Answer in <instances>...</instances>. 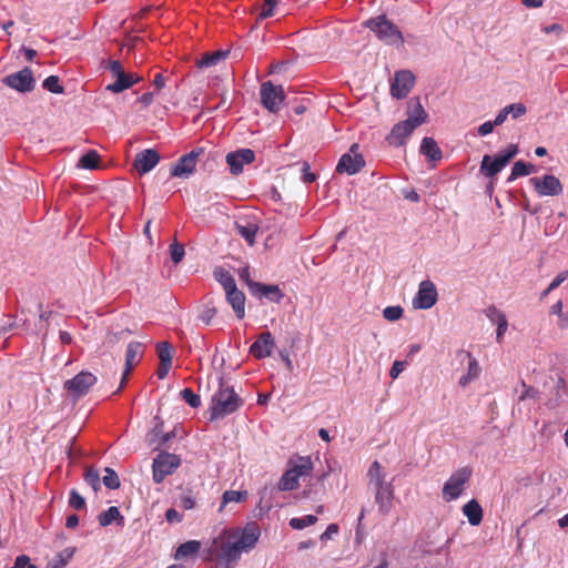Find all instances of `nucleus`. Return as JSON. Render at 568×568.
<instances>
[{
    "instance_id": "obj_1",
    "label": "nucleus",
    "mask_w": 568,
    "mask_h": 568,
    "mask_svg": "<svg viewBox=\"0 0 568 568\" xmlns=\"http://www.w3.org/2000/svg\"><path fill=\"white\" fill-rule=\"evenodd\" d=\"M261 535L255 523L244 528H226L214 537L205 550L204 559L214 564V568H235L242 552L253 549Z\"/></svg>"
},
{
    "instance_id": "obj_2",
    "label": "nucleus",
    "mask_w": 568,
    "mask_h": 568,
    "mask_svg": "<svg viewBox=\"0 0 568 568\" xmlns=\"http://www.w3.org/2000/svg\"><path fill=\"white\" fill-rule=\"evenodd\" d=\"M408 118L395 124L387 136V141L392 145H403L406 138H408L413 131L422 125L427 118V113L420 104L419 100L410 101L407 111Z\"/></svg>"
},
{
    "instance_id": "obj_3",
    "label": "nucleus",
    "mask_w": 568,
    "mask_h": 568,
    "mask_svg": "<svg viewBox=\"0 0 568 568\" xmlns=\"http://www.w3.org/2000/svg\"><path fill=\"white\" fill-rule=\"evenodd\" d=\"M243 404L232 387L221 385L219 390L212 397L210 407V419H221L226 415L236 412Z\"/></svg>"
},
{
    "instance_id": "obj_4",
    "label": "nucleus",
    "mask_w": 568,
    "mask_h": 568,
    "mask_svg": "<svg viewBox=\"0 0 568 568\" xmlns=\"http://www.w3.org/2000/svg\"><path fill=\"white\" fill-rule=\"evenodd\" d=\"M364 27L369 29L378 40L386 44L403 45L404 43L400 30L385 14L366 20Z\"/></svg>"
},
{
    "instance_id": "obj_5",
    "label": "nucleus",
    "mask_w": 568,
    "mask_h": 568,
    "mask_svg": "<svg viewBox=\"0 0 568 568\" xmlns=\"http://www.w3.org/2000/svg\"><path fill=\"white\" fill-rule=\"evenodd\" d=\"M518 153L516 144H509L505 150L497 153L494 158L486 154L480 163V172L486 178H495Z\"/></svg>"
},
{
    "instance_id": "obj_6",
    "label": "nucleus",
    "mask_w": 568,
    "mask_h": 568,
    "mask_svg": "<svg viewBox=\"0 0 568 568\" xmlns=\"http://www.w3.org/2000/svg\"><path fill=\"white\" fill-rule=\"evenodd\" d=\"M471 477L469 467H462L454 471L443 486V497L446 501L457 499L464 491L465 485Z\"/></svg>"
},
{
    "instance_id": "obj_7",
    "label": "nucleus",
    "mask_w": 568,
    "mask_h": 568,
    "mask_svg": "<svg viewBox=\"0 0 568 568\" xmlns=\"http://www.w3.org/2000/svg\"><path fill=\"white\" fill-rule=\"evenodd\" d=\"M180 465L181 458L178 455L168 452L159 453L152 464L154 483L161 484L165 477L173 474Z\"/></svg>"
},
{
    "instance_id": "obj_8",
    "label": "nucleus",
    "mask_w": 568,
    "mask_h": 568,
    "mask_svg": "<svg viewBox=\"0 0 568 568\" xmlns=\"http://www.w3.org/2000/svg\"><path fill=\"white\" fill-rule=\"evenodd\" d=\"M202 146L193 149L190 153L182 155L175 164L171 166L170 173L174 178H189L195 170L196 163L204 154Z\"/></svg>"
},
{
    "instance_id": "obj_9",
    "label": "nucleus",
    "mask_w": 568,
    "mask_h": 568,
    "mask_svg": "<svg viewBox=\"0 0 568 568\" xmlns=\"http://www.w3.org/2000/svg\"><path fill=\"white\" fill-rule=\"evenodd\" d=\"M261 102L270 112H277L285 99L282 85H274L271 81L262 83L260 89Z\"/></svg>"
},
{
    "instance_id": "obj_10",
    "label": "nucleus",
    "mask_w": 568,
    "mask_h": 568,
    "mask_svg": "<svg viewBox=\"0 0 568 568\" xmlns=\"http://www.w3.org/2000/svg\"><path fill=\"white\" fill-rule=\"evenodd\" d=\"M97 377L90 372H80L73 378L64 382V389L74 398L88 394L89 389L95 384Z\"/></svg>"
},
{
    "instance_id": "obj_11",
    "label": "nucleus",
    "mask_w": 568,
    "mask_h": 568,
    "mask_svg": "<svg viewBox=\"0 0 568 568\" xmlns=\"http://www.w3.org/2000/svg\"><path fill=\"white\" fill-rule=\"evenodd\" d=\"M358 144L354 143L349 152L343 154L336 165V172L348 175L356 174L365 165L363 155L358 152Z\"/></svg>"
},
{
    "instance_id": "obj_12",
    "label": "nucleus",
    "mask_w": 568,
    "mask_h": 568,
    "mask_svg": "<svg viewBox=\"0 0 568 568\" xmlns=\"http://www.w3.org/2000/svg\"><path fill=\"white\" fill-rule=\"evenodd\" d=\"M530 183L539 196H557L562 193L561 182L551 174H546L541 178L534 176L530 179Z\"/></svg>"
},
{
    "instance_id": "obj_13",
    "label": "nucleus",
    "mask_w": 568,
    "mask_h": 568,
    "mask_svg": "<svg viewBox=\"0 0 568 568\" xmlns=\"http://www.w3.org/2000/svg\"><path fill=\"white\" fill-rule=\"evenodd\" d=\"M3 83L19 92H30L34 89L36 81L32 70L26 67L19 72L7 75Z\"/></svg>"
},
{
    "instance_id": "obj_14",
    "label": "nucleus",
    "mask_w": 568,
    "mask_h": 568,
    "mask_svg": "<svg viewBox=\"0 0 568 568\" xmlns=\"http://www.w3.org/2000/svg\"><path fill=\"white\" fill-rule=\"evenodd\" d=\"M415 82L414 74L408 70H402L395 73L390 85V93L397 99L406 98Z\"/></svg>"
},
{
    "instance_id": "obj_15",
    "label": "nucleus",
    "mask_w": 568,
    "mask_h": 568,
    "mask_svg": "<svg viewBox=\"0 0 568 568\" xmlns=\"http://www.w3.org/2000/svg\"><path fill=\"white\" fill-rule=\"evenodd\" d=\"M437 302V291L430 281H423L419 284L416 297L413 301L414 307L428 310Z\"/></svg>"
},
{
    "instance_id": "obj_16",
    "label": "nucleus",
    "mask_w": 568,
    "mask_h": 568,
    "mask_svg": "<svg viewBox=\"0 0 568 568\" xmlns=\"http://www.w3.org/2000/svg\"><path fill=\"white\" fill-rule=\"evenodd\" d=\"M225 160L231 173L237 175L242 173L244 164H250L255 160V154L251 149H240L235 152H230Z\"/></svg>"
},
{
    "instance_id": "obj_17",
    "label": "nucleus",
    "mask_w": 568,
    "mask_h": 568,
    "mask_svg": "<svg viewBox=\"0 0 568 568\" xmlns=\"http://www.w3.org/2000/svg\"><path fill=\"white\" fill-rule=\"evenodd\" d=\"M160 153L154 149H146L135 155L133 166L140 175L149 173L159 162Z\"/></svg>"
},
{
    "instance_id": "obj_18",
    "label": "nucleus",
    "mask_w": 568,
    "mask_h": 568,
    "mask_svg": "<svg viewBox=\"0 0 568 568\" xmlns=\"http://www.w3.org/2000/svg\"><path fill=\"white\" fill-rule=\"evenodd\" d=\"M275 346L274 338L270 332H263L250 347V354L262 359L268 357Z\"/></svg>"
},
{
    "instance_id": "obj_19",
    "label": "nucleus",
    "mask_w": 568,
    "mask_h": 568,
    "mask_svg": "<svg viewBox=\"0 0 568 568\" xmlns=\"http://www.w3.org/2000/svg\"><path fill=\"white\" fill-rule=\"evenodd\" d=\"M143 355V344L140 342H131L126 347L125 353V369L123 372L120 388L124 385L126 377L130 375L132 368L140 362Z\"/></svg>"
},
{
    "instance_id": "obj_20",
    "label": "nucleus",
    "mask_w": 568,
    "mask_h": 568,
    "mask_svg": "<svg viewBox=\"0 0 568 568\" xmlns=\"http://www.w3.org/2000/svg\"><path fill=\"white\" fill-rule=\"evenodd\" d=\"M252 295L258 298L265 297L273 303H280L284 297V293L278 287V285L263 283L252 285Z\"/></svg>"
},
{
    "instance_id": "obj_21",
    "label": "nucleus",
    "mask_w": 568,
    "mask_h": 568,
    "mask_svg": "<svg viewBox=\"0 0 568 568\" xmlns=\"http://www.w3.org/2000/svg\"><path fill=\"white\" fill-rule=\"evenodd\" d=\"M458 357H462L463 359H468V367L467 373L459 378L458 384L462 387L467 386L471 381L479 377L481 368L475 357L469 352L466 351H459L457 354Z\"/></svg>"
},
{
    "instance_id": "obj_22",
    "label": "nucleus",
    "mask_w": 568,
    "mask_h": 568,
    "mask_svg": "<svg viewBox=\"0 0 568 568\" xmlns=\"http://www.w3.org/2000/svg\"><path fill=\"white\" fill-rule=\"evenodd\" d=\"M141 77L136 73H126L125 71L115 77V81L105 87V90L112 93H121L124 90L130 89L135 83L141 81Z\"/></svg>"
},
{
    "instance_id": "obj_23",
    "label": "nucleus",
    "mask_w": 568,
    "mask_h": 568,
    "mask_svg": "<svg viewBox=\"0 0 568 568\" xmlns=\"http://www.w3.org/2000/svg\"><path fill=\"white\" fill-rule=\"evenodd\" d=\"M287 467L294 471V475L300 479L301 477L311 475L314 465L310 456H296L288 459Z\"/></svg>"
},
{
    "instance_id": "obj_24",
    "label": "nucleus",
    "mask_w": 568,
    "mask_h": 568,
    "mask_svg": "<svg viewBox=\"0 0 568 568\" xmlns=\"http://www.w3.org/2000/svg\"><path fill=\"white\" fill-rule=\"evenodd\" d=\"M226 301L232 306L237 318L245 316V295L237 286L225 291Z\"/></svg>"
},
{
    "instance_id": "obj_25",
    "label": "nucleus",
    "mask_w": 568,
    "mask_h": 568,
    "mask_svg": "<svg viewBox=\"0 0 568 568\" xmlns=\"http://www.w3.org/2000/svg\"><path fill=\"white\" fill-rule=\"evenodd\" d=\"M376 490L375 501L383 514H388L392 508L393 488L390 485H382V487H374Z\"/></svg>"
},
{
    "instance_id": "obj_26",
    "label": "nucleus",
    "mask_w": 568,
    "mask_h": 568,
    "mask_svg": "<svg viewBox=\"0 0 568 568\" xmlns=\"http://www.w3.org/2000/svg\"><path fill=\"white\" fill-rule=\"evenodd\" d=\"M463 514L471 526H478L483 520V508L476 499H471L463 506Z\"/></svg>"
},
{
    "instance_id": "obj_27",
    "label": "nucleus",
    "mask_w": 568,
    "mask_h": 568,
    "mask_svg": "<svg viewBox=\"0 0 568 568\" xmlns=\"http://www.w3.org/2000/svg\"><path fill=\"white\" fill-rule=\"evenodd\" d=\"M420 153L428 158L430 161H438L442 159L443 153L437 142L433 138H424L420 144Z\"/></svg>"
},
{
    "instance_id": "obj_28",
    "label": "nucleus",
    "mask_w": 568,
    "mask_h": 568,
    "mask_svg": "<svg viewBox=\"0 0 568 568\" xmlns=\"http://www.w3.org/2000/svg\"><path fill=\"white\" fill-rule=\"evenodd\" d=\"M230 53V50H217L212 53H205L196 61V67L200 69L210 68L224 60Z\"/></svg>"
},
{
    "instance_id": "obj_29",
    "label": "nucleus",
    "mask_w": 568,
    "mask_h": 568,
    "mask_svg": "<svg viewBox=\"0 0 568 568\" xmlns=\"http://www.w3.org/2000/svg\"><path fill=\"white\" fill-rule=\"evenodd\" d=\"M236 233L243 237L250 246L254 245L255 236L258 232V226L255 223L247 222L246 224L235 223Z\"/></svg>"
},
{
    "instance_id": "obj_30",
    "label": "nucleus",
    "mask_w": 568,
    "mask_h": 568,
    "mask_svg": "<svg viewBox=\"0 0 568 568\" xmlns=\"http://www.w3.org/2000/svg\"><path fill=\"white\" fill-rule=\"evenodd\" d=\"M298 486L300 479L294 475V471L287 467L277 483V489L281 491H291L297 489Z\"/></svg>"
},
{
    "instance_id": "obj_31",
    "label": "nucleus",
    "mask_w": 568,
    "mask_h": 568,
    "mask_svg": "<svg viewBox=\"0 0 568 568\" xmlns=\"http://www.w3.org/2000/svg\"><path fill=\"white\" fill-rule=\"evenodd\" d=\"M201 549V541L189 540L180 545L175 552L176 559H183L196 555Z\"/></svg>"
},
{
    "instance_id": "obj_32",
    "label": "nucleus",
    "mask_w": 568,
    "mask_h": 568,
    "mask_svg": "<svg viewBox=\"0 0 568 568\" xmlns=\"http://www.w3.org/2000/svg\"><path fill=\"white\" fill-rule=\"evenodd\" d=\"M99 524L102 527L111 525L114 520L123 523L124 518L116 506L109 507L105 511L101 513L98 517Z\"/></svg>"
},
{
    "instance_id": "obj_33",
    "label": "nucleus",
    "mask_w": 568,
    "mask_h": 568,
    "mask_svg": "<svg viewBox=\"0 0 568 568\" xmlns=\"http://www.w3.org/2000/svg\"><path fill=\"white\" fill-rule=\"evenodd\" d=\"M247 497L248 493L246 490H225L222 495V503L219 510L222 511L229 503H243Z\"/></svg>"
},
{
    "instance_id": "obj_34",
    "label": "nucleus",
    "mask_w": 568,
    "mask_h": 568,
    "mask_svg": "<svg viewBox=\"0 0 568 568\" xmlns=\"http://www.w3.org/2000/svg\"><path fill=\"white\" fill-rule=\"evenodd\" d=\"M367 475L369 477V484L374 487H382V485H386L383 467L378 462H374L371 465Z\"/></svg>"
},
{
    "instance_id": "obj_35",
    "label": "nucleus",
    "mask_w": 568,
    "mask_h": 568,
    "mask_svg": "<svg viewBox=\"0 0 568 568\" xmlns=\"http://www.w3.org/2000/svg\"><path fill=\"white\" fill-rule=\"evenodd\" d=\"M99 153L95 150H90L80 158L78 166L87 170H95L99 168Z\"/></svg>"
},
{
    "instance_id": "obj_36",
    "label": "nucleus",
    "mask_w": 568,
    "mask_h": 568,
    "mask_svg": "<svg viewBox=\"0 0 568 568\" xmlns=\"http://www.w3.org/2000/svg\"><path fill=\"white\" fill-rule=\"evenodd\" d=\"M214 278L223 286L224 291L231 290L236 286L235 280L232 274L223 267L214 270Z\"/></svg>"
},
{
    "instance_id": "obj_37",
    "label": "nucleus",
    "mask_w": 568,
    "mask_h": 568,
    "mask_svg": "<svg viewBox=\"0 0 568 568\" xmlns=\"http://www.w3.org/2000/svg\"><path fill=\"white\" fill-rule=\"evenodd\" d=\"M156 354L160 363L172 364L174 349L169 342H160L156 344Z\"/></svg>"
},
{
    "instance_id": "obj_38",
    "label": "nucleus",
    "mask_w": 568,
    "mask_h": 568,
    "mask_svg": "<svg viewBox=\"0 0 568 568\" xmlns=\"http://www.w3.org/2000/svg\"><path fill=\"white\" fill-rule=\"evenodd\" d=\"M74 549L65 548L59 552L50 562L51 568H64L68 561L73 557Z\"/></svg>"
},
{
    "instance_id": "obj_39",
    "label": "nucleus",
    "mask_w": 568,
    "mask_h": 568,
    "mask_svg": "<svg viewBox=\"0 0 568 568\" xmlns=\"http://www.w3.org/2000/svg\"><path fill=\"white\" fill-rule=\"evenodd\" d=\"M317 523L315 515H306L304 517H294L290 520V526L293 529H304L305 527L312 526Z\"/></svg>"
},
{
    "instance_id": "obj_40",
    "label": "nucleus",
    "mask_w": 568,
    "mask_h": 568,
    "mask_svg": "<svg viewBox=\"0 0 568 568\" xmlns=\"http://www.w3.org/2000/svg\"><path fill=\"white\" fill-rule=\"evenodd\" d=\"M104 473L105 474L102 478L104 486L109 489H118L121 485L118 474L109 467L104 469Z\"/></svg>"
},
{
    "instance_id": "obj_41",
    "label": "nucleus",
    "mask_w": 568,
    "mask_h": 568,
    "mask_svg": "<svg viewBox=\"0 0 568 568\" xmlns=\"http://www.w3.org/2000/svg\"><path fill=\"white\" fill-rule=\"evenodd\" d=\"M43 88L52 93L61 94L64 92L63 87L60 84L59 77L50 75L43 81Z\"/></svg>"
},
{
    "instance_id": "obj_42",
    "label": "nucleus",
    "mask_w": 568,
    "mask_h": 568,
    "mask_svg": "<svg viewBox=\"0 0 568 568\" xmlns=\"http://www.w3.org/2000/svg\"><path fill=\"white\" fill-rule=\"evenodd\" d=\"M181 397L185 403H187L192 408H197L201 406V398L197 394H195L191 388H184L180 392Z\"/></svg>"
},
{
    "instance_id": "obj_43",
    "label": "nucleus",
    "mask_w": 568,
    "mask_h": 568,
    "mask_svg": "<svg viewBox=\"0 0 568 568\" xmlns=\"http://www.w3.org/2000/svg\"><path fill=\"white\" fill-rule=\"evenodd\" d=\"M526 175H529V170H527V163H525L523 161H517L514 163L511 173L508 176L507 181L511 182L519 176H526Z\"/></svg>"
},
{
    "instance_id": "obj_44",
    "label": "nucleus",
    "mask_w": 568,
    "mask_h": 568,
    "mask_svg": "<svg viewBox=\"0 0 568 568\" xmlns=\"http://www.w3.org/2000/svg\"><path fill=\"white\" fill-rule=\"evenodd\" d=\"M84 480L93 488L94 491L100 489V474L94 468H88L84 473Z\"/></svg>"
},
{
    "instance_id": "obj_45",
    "label": "nucleus",
    "mask_w": 568,
    "mask_h": 568,
    "mask_svg": "<svg viewBox=\"0 0 568 568\" xmlns=\"http://www.w3.org/2000/svg\"><path fill=\"white\" fill-rule=\"evenodd\" d=\"M184 254L185 251L182 244L174 242L170 245V255L174 264H179L183 260Z\"/></svg>"
},
{
    "instance_id": "obj_46",
    "label": "nucleus",
    "mask_w": 568,
    "mask_h": 568,
    "mask_svg": "<svg viewBox=\"0 0 568 568\" xmlns=\"http://www.w3.org/2000/svg\"><path fill=\"white\" fill-rule=\"evenodd\" d=\"M403 308L400 306H387L383 311V316L389 322L399 320L403 316Z\"/></svg>"
},
{
    "instance_id": "obj_47",
    "label": "nucleus",
    "mask_w": 568,
    "mask_h": 568,
    "mask_svg": "<svg viewBox=\"0 0 568 568\" xmlns=\"http://www.w3.org/2000/svg\"><path fill=\"white\" fill-rule=\"evenodd\" d=\"M69 505L75 510H81L85 507V499L75 489H71Z\"/></svg>"
},
{
    "instance_id": "obj_48",
    "label": "nucleus",
    "mask_w": 568,
    "mask_h": 568,
    "mask_svg": "<svg viewBox=\"0 0 568 568\" xmlns=\"http://www.w3.org/2000/svg\"><path fill=\"white\" fill-rule=\"evenodd\" d=\"M521 386L524 388L521 395L519 396V400H526V399H534L537 400L539 398V392L538 389L526 385L525 382H521Z\"/></svg>"
},
{
    "instance_id": "obj_49",
    "label": "nucleus",
    "mask_w": 568,
    "mask_h": 568,
    "mask_svg": "<svg viewBox=\"0 0 568 568\" xmlns=\"http://www.w3.org/2000/svg\"><path fill=\"white\" fill-rule=\"evenodd\" d=\"M496 323H497L496 339H497V342H500L505 332L507 331L508 322H507V318L505 315H498V321H496Z\"/></svg>"
},
{
    "instance_id": "obj_50",
    "label": "nucleus",
    "mask_w": 568,
    "mask_h": 568,
    "mask_svg": "<svg viewBox=\"0 0 568 568\" xmlns=\"http://www.w3.org/2000/svg\"><path fill=\"white\" fill-rule=\"evenodd\" d=\"M237 273H239L240 280L245 282L250 292L252 293V285L258 284V282H254L253 280H251L248 266L241 267Z\"/></svg>"
},
{
    "instance_id": "obj_51",
    "label": "nucleus",
    "mask_w": 568,
    "mask_h": 568,
    "mask_svg": "<svg viewBox=\"0 0 568 568\" xmlns=\"http://www.w3.org/2000/svg\"><path fill=\"white\" fill-rule=\"evenodd\" d=\"M10 568H38L36 565L30 562V558L26 555L18 556L14 565Z\"/></svg>"
},
{
    "instance_id": "obj_52",
    "label": "nucleus",
    "mask_w": 568,
    "mask_h": 568,
    "mask_svg": "<svg viewBox=\"0 0 568 568\" xmlns=\"http://www.w3.org/2000/svg\"><path fill=\"white\" fill-rule=\"evenodd\" d=\"M179 505L183 509L190 510V509H193L195 507L196 503H195V499L190 494H185V495H181L180 496V504Z\"/></svg>"
},
{
    "instance_id": "obj_53",
    "label": "nucleus",
    "mask_w": 568,
    "mask_h": 568,
    "mask_svg": "<svg viewBox=\"0 0 568 568\" xmlns=\"http://www.w3.org/2000/svg\"><path fill=\"white\" fill-rule=\"evenodd\" d=\"M568 278V270L560 272L548 285V291L556 290L564 281Z\"/></svg>"
},
{
    "instance_id": "obj_54",
    "label": "nucleus",
    "mask_w": 568,
    "mask_h": 568,
    "mask_svg": "<svg viewBox=\"0 0 568 568\" xmlns=\"http://www.w3.org/2000/svg\"><path fill=\"white\" fill-rule=\"evenodd\" d=\"M216 314V310L214 307H206L201 314H200V320L209 325L211 324L212 320L214 318Z\"/></svg>"
},
{
    "instance_id": "obj_55",
    "label": "nucleus",
    "mask_w": 568,
    "mask_h": 568,
    "mask_svg": "<svg viewBox=\"0 0 568 568\" xmlns=\"http://www.w3.org/2000/svg\"><path fill=\"white\" fill-rule=\"evenodd\" d=\"M106 69L112 73V75L115 78L118 74H121L124 72L123 65L118 60H110Z\"/></svg>"
},
{
    "instance_id": "obj_56",
    "label": "nucleus",
    "mask_w": 568,
    "mask_h": 568,
    "mask_svg": "<svg viewBox=\"0 0 568 568\" xmlns=\"http://www.w3.org/2000/svg\"><path fill=\"white\" fill-rule=\"evenodd\" d=\"M509 112L514 119H517L526 113V106L523 103H514L508 105Z\"/></svg>"
},
{
    "instance_id": "obj_57",
    "label": "nucleus",
    "mask_w": 568,
    "mask_h": 568,
    "mask_svg": "<svg viewBox=\"0 0 568 568\" xmlns=\"http://www.w3.org/2000/svg\"><path fill=\"white\" fill-rule=\"evenodd\" d=\"M165 518L169 523H181L183 516L174 508H169L165 513Z\"/></svg>"
},
{
    "instance_id": "obj_58",
    "label": "nucleus",
    "mask_w": 568,
    "mask_h": 568,
    "mask_svg": "<svg viewBox=\"0 0 568 568\" xmlns=\"http://www.w3.org/2000/svg\"><path fill=\"white\" fill-rule=\"evenodd\" d=\"M494 126H496V124H494V121L493 122L491 121L484 122L478 128V134L481 136H485L493 132Z\"/></svg>"
},
{
    "instance_id": "obj_59",
    "label": "nucleus",
    "mask_w": 568,
    "mask_h": 568,
    "mask_svg": "<svg viewBox=\"0 0 568 568\" xmlns=\"http://www.w3.org/2000/svg\"><path fill=\"white\" fill-rule=\"evenodd\" d=\"M338 532V526L336 524H331L327 526L326 530L321 535V540L331 539L333 535Z\"/></svg>"
},
{
    "instance_id": "obj_60",
    "label": "nucleus",
    "mask_w": 568,
    "mask_h": 568,
    "mask_svg": "<svg viewBox=\"0 0 568 568\" xmlns=\"http://www.w3.org/2000/svg\"><path fill=\"white\" fill-rule=\"evenodd\" d=\"M172 367V364L169 363H159V367L156 371V375L160 379H163L168 376L170 369Z\"/></svg>"
},
{
    "instance_id": "obj_61",
    "label": "nucleus",
    "mask_w": 568,
    "mask_h": 568,
    "mask_svg": "<svg viewBox=\"0 0 568 568\" xmlns=\"http://www.w3.org/2000/svg\"><path fill=\"white\" fill-rule=\"evenodd\" d=\"M509 114H510V112H509L508 105H507L498 112V114L496 115V118L494 120V124H496V126L503 124L507 120V116Z\"/></svg>"
},
{
    "instance_id": "obj_62",
    "label": "nucleus",
    "mask_w": 568,
    "mask_h": 568,
    "mask_svg": "<svg viewBox=\"0 0 568 568\" xmlns=\"http://www.w3.org/2000/svg\"><path fill=\"white\" fill-rule=\"evenodd\" d=\"M275 7L276 6H267L266 3H264L258 14V20H264L268 17H272L274 14Z\"/></svg>"
},
{
    "instance_id": "obj_63",
    "label": "nucleus",
    "mask_w": 568,
    "mask_h": 568,
    "mask_svg": "<svg viewBox=\"0 0 568 568\" xmlns=\"http://www.w3.org/2000/svg\"><path fill=\"white\" fill-rule=\"evenodd\" d=\"M303 171H304L303 180L305 183H312L315 181L316 176L314 173L310 172L308 163H306V162L303 163Z\"/></svg>"
},
{
    "instance_id": "obj_64",
    "label": "nucleus",
    "mask_w": 568,
    "mask_h": 568,
    "mask_svg": "<svg viewBox=\"0 0 568 568\" xmlns=\"http://www.w3.org/2000/svg\"><path fill=\"white\" fill-rule=\"evenodd\" d=\"M403 369H404L403 363L396 361V362H394V364L389 371V376L392 378H396Z\"/></svg>"
}]
</instances>
